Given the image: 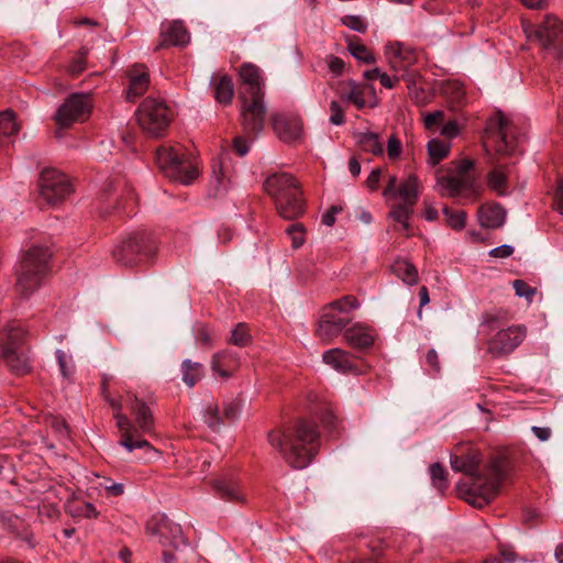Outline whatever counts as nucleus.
Listing matches in <instances>:
<instances>
[{"label": "nucleus", "mask_w": 563, "mask_h": 563, "mask_svg": "<svg viewBox=\"0 0 563 563\" xmlns=\"http://www.w3.org/2000/svg\"><path fill=\"white\" fill-rule=\"evenodd\" d=\"M155 244L151 234L136 232L121 241L113 250L114 260L124 266L136 264L142 255L150 256L154 253Z\"/></svg>", "instance_id": "10"}, {"label": "nucleus", "mask_w": 563, "mask_h": 563, "mask_svg": "<svg viewBox=\"0 0 563 563\" xmlns=\"http://www.w3.org/2000/svg\"><path fill=\"white\" fill-rule=\"evenodd\" d=\"M322 361L340 373H350L356 369L352 355L339 347L325 351L322 354Z\"/></svg>", "instance_id": "26"}, {"label": "nucleus", "mask_w": 563, "mask_h": 563, "mask_svg": "<svg viewBox=\"0 0 563 563\" xmlns=\"http://www.w3.org/2000/svg\"><path fill=\"white\" fill-rule=\"evenodd\" d=\"M402 146L400 140L396 135H390L387 142V155L389 158H398L401 154Z\"/></svg>", "instance_id": "58"}, {"label": "nucleus", "mask_w": 563, "mask_h": 563, "mask_svg": "<svg viewBox=\"0 0 563 563\" xmlns=\"http://www.w3.org/2000/svg\"><path fill=\"white\" fill-rule=\"evenodd\" d=\"M73 191L71 184L63 173L48 168L40 178V196L49 206L64 201Z\"/></svg>", "instance_id": "11"}, {"label": "nucleus", "mask_w": 563, "mask_h": 563, "mask_svg": "<svg viewBox=\"0 0 563 563\" xmlns=\"http://www.w3.org/2000/svg\"><path fill=\"white\" fill-rule=\"evenodd\" d=\"M451 148V143L448 141L432 139L428 142V162L431 165H438L442 159H444Z\"/></svg>", "instance_id": "32"}, {"label": "nucleus", "mask_w": 563, "mask_h": 563, "mask_svg": "<svg viewBox=\"0 0 563 563\" xmlns=\"http://www.w3.org/2000/svg\"><path fill=\"white\" fill-rule=\"evenodd\" d=\"M344 339L349 345L354 349H365L373 345L375 340V331L368 325L356 323L347 328L344 333Z\"/></svg>", "instance_id": "25"}, {"label": "nucleus", "mask_w": 563, "mask_h": 563, "mask_svg": "<svg viewBox=\"0 0 563 563\" xmlns=\"http://www.w3.org/2000/svg\"><path fill=\"white\" fill-rule=\"evenodd\" d=\"M56 358L62 372V375L65 378H69L74 374V364L71 362V358L66 355V353L62 350L56 351Z\"/></svg>", "instance_id": "49"}, {"label": "nucleus", "mask_w": 563, "mask_h": 563, "mask_svg": "<svg viewBox=\"0 0 563 563\" xmlns=\"http://www.w3.org/2000/svg\"><path fill=\"white\" fill-rule=\"evenodd\" d=\"M135 118L145 134L159 137L169 126L173 112L164 100L147 97L137 107Z\"/></svg>", "instance_id": "6"}, {"label": "nucleus", "mask_w": 563, "mask_h": 563, "mask_svg": "<svg viewBox=\"0 0 563 563\" xmlns=\"http://www.w3.org/2000/svg\"><path fill=\"white\" fill-rule=\"evenodd\" d=\"M286 231L291 236V244L294 249H298L303 244L305 238L301 224H291Z\"/></svg>", "instance_id": "55"}, {"label": "nucleus", "mask_w": 563, "mask_h": 563, "mask_svg": "<svg viewBox=\"0 0 563 563\" xmlns=\"http://www.w3.org/2000/svg\"><path fill=\"white\" fill-rule=\"evenodd\" d=\"M252 341L250 330L246 323H238L232 330L229 343L239 347L247 346Z\"/></svg>", "instance_id": "42"}, {"label": "nucleus", "mask_w": 563, "mask_h": 563, "mask_svg": "<svg viewBox=\"0 0 563 563\" xmlns=\"http://www.w3.org/2000/svg\"><path fill=\"white\" fill-rule=\"evenodd\" d=\"M213 488L220 498L231 503H245V495L239 482L234 479H217L213 482Z\"/></svg>", "instance_id": "27"}, {"label": "nucleus", "mask_w": 563, "mask_h": 563, "mask_svg": "<svg viewBox=\"0 0 563 563\" xmlns=\"http://www.w3.org/2000/svg\"><path fill=\"white\" fill-rule=\"evenodd\" d=\"M430 477L433 486L443 494L448 487V472L440 463H433L429 467Z\"/></svg>", "instance_id": "41"}, {"label": "nucleus", "mask_w": 563, "mask_h": 563, "mask_svg": "<svg viewBox=\"0 0 563 563\" xmlns=\"http://www.w3.org/2000/svg\"><path fill=\"white\" fill-rule=\"evenodd\" d=\"M126 99L134 101L143 96L150 88L151 77L147 66L144 64H134L126 69Z\"/></svg>", "instance_id": "19"}, {"label": "nucleus", "mask_w": 563, "mask_h": 563, "mask_svg": "<svg viewBox=\"0 0 563 563\" xmlns=\"http://www.w3.org/2000/svg\"><path fill=\"white\" fill-rule=\"evenodd\" d=\"M527 36L536 41L541 47L550 51L560 58L563 54V23L553 15H547L543 22L534 29L532 25L523 26Z\"/></svg>", "instance_id": "9"}, {"label": "nucleus", "mask_w": 563, "mask_h": 563, "mask_svg": "<svg viewBox=\"0 0 563 563\" xmlns=\"http://www.w3.org/2000/svg\"><path fill=\"white\" fill-rule=\"evenodd\" d=\"M183 382L188 387H194L203 376V365L198 362L185 360L181 363Z\"/></svg>", "instance_id": "34"}, {"label": "nucleus", "mask_w": 563, "mask_h": 563, "mask_svg": "<svg viewBox=\"0 0 563 563\" xmlns=\"http://www.w3.org/2000/svg\"><path fill=\"white\" fill-rule=\"evenodd\" d=\"M445 122V113L442 110H435L423 114V124L429 132H437Z\"/></svg>", "instance_id": "45"}, {"label": "nucleus", "mask_w": 563, "mask_h": 563, "mask_svg": "<svg viewBox=\"0 0 563 563\" xmlns=\"http://www.w3.org/2000/svg\"><path fill=\"white\" fill-rule=\"evenodd\" d=\"M71 515L75 517H82V518H97L99 512L97 511L96 507L91 503H82L77 505L73 510Z\"/></svg>", "instance_id": "52"}, {"label": "nucleus", "mask_w": 563, "mask_h": 563, "mask_svg": "<svg viewBox=\"0 0 563 563\" xmlns=\"http://www.w3.org/2000/svg\"><path fill=\"white\" fill-rule=\"evenodd\" d=\"M512 121L501 111H497L486 124L484 147L494 148L498 154H511L517 140L514 134Z\"/></svg>", "instance_id": "7"}, {"label": "nucleus", "mask_w": 563, "mask_h": 563, "mask_svg": "<svg viewBox=\"0 0 563 563\" xmlns=\"http://www.w3.org/2000/svg\"><path fill=\"white\" fill-rule=\"evenodd\" d=\"M206 422L210 428H219L222 423V418L220 416V409L217 404H209L207 409Z\"/></svg>", "instance_id": "53"}, {"label": "nucleus", "mask_w": 563, "mask_h": 563, "mask_svg": "<svg viewBox=\"0 0 563 563\" xmlns=\"http://www.w3.org/2000/svg\"><path fill=\"white\" fill-rule=\"evenodd\" d=\"M358 143L365 152L374 155H383L384 148L379 141V136L373 132L362 133L358 137Z\"/></svg>", "instance_id": "40"}, {"label": "nucleus", "mask_w": 563, "mask_h": 563, "mask_svg": "<svg viewBox=\"0 0 563 563\" xmlns=\"http://www.w3.org/2000/svg\"><path fill=\"white\" fill-rule=\"evenodd\" d=\"M360 307V302L355 296L347 295L338 300L332 301L325 308L333 313H339L340 316L347 314L349 312L357 309Z\"/></svg>", "instance_id": "37"}, {"label": "nucleus", "mask_w": 563, "mask_h": 563, "mask_svg": "<svg viewBox=\"0 0 563 563\" xmlns=\"http://www.w3.org/2000/svg\"><path fill=\"white\" fill-rule=\"evenodd\" d=\"M463 126L455 120L445 121L440 129V134L446 139H454L460 135Z\"/></svg>", "instance_id": "54"}, {"label": "nucleus", "mask_w": 563, "mask_h": 563, "mask_svg": "<svg viewBox=\"0 0 563 563\" xmlns=\"http://www.w3.org/2000/svg\"><path fill=\"white\" fill-rule=\"evenodd\" d=\"M91 112L90 98L82 93L70 95L57 109L54 120L59 128L84 122Z\"/></svg>", "instance_id": "13"}, {"label": "nucleus", "mask_w": 563, "mask_h": 563, "mask_svg": "<svg viewBox=\"0 0 563 563\" xmlns=\"http://www.w3.org/2000/svg\"><path fill=\"white\" fill-rule=\"evenodd\" d=\"M267 440L290 467L303 470L317 454L319 431L313 423L300 420L269 431Z\"/></svg>", "instance_id": "1"}, {"label": "nucleus", "mask_w": 563, "mask_h": 563, "mask_svg": "<svg viewBox=\"0 0 563 563\" xmlns=\"http://www.w3.org/2000/svg\"><path fill=\"white\" fill-rule=\"evenodd\" d=\"M234 89L232 79L227 76H220L214 82V98L217 102L224 106L230 104L233 98Z\"/></svg>", "instance_id": "33"}, {"label": "nucleus", "mask_w": 563, "mask_h": 563, "mask_svg": "<svg viewBox=\"0 0 563 563\" xmlns=\"http://www.w3.org/2000/svg\"><path fill=\"white\" fill-rule=\"evenodd\" d=\"M242 101L241 117L247 133L258 134L264 128L266 108L264 106V79L261 69L250 63L240 69Z\"/></svg>", "instance_id": "2"}, {"label": "nucleus", "mask_w": 563, "mask_h": 563, "mask_svg": "<svg viewBox=\"0 0 563 563\" xmlns=\"http://www.w3.org/2000/svg\"><path fill=\"white\" fill-rule=\"evenodd\" d=\"M395 196H398L402 203L415 206L419 198V180L416 175H409L399 186Z\"/></svg>", "instance_id": "31"}, {"label": "nucleus", "mask_w": 563, "mask_h": 563, "mask_svg": "<svg viewBox=\"0 0 563 563\" xmlns=\"http://www.w3.org/2000/svg\"><path fill=\"white\" fill-rule=\"evenodd\" d=\"M101 486L106 490L107 496H121L124 493L123 484L111 483L110 479H106L104 483L101 484Z\"/></svg>", "instance_id": "60"}, {"label": "nucleus", "mask_w": 563, "mask_h": 563, "mask_svg": "<svg viewBox=\"0 0 563 563\" xmlns=\"http://www.w3.org/2000/svg\"><path fill=\"white\" fill-rule=\"evenodd\" d=\"M51 252L47 247L32 245L23 254L16 271L15 290L22 297H29L41 286L48 272Z\"/></svg>", "instance_id": "4"}, {"label": "nucleus", "mask_w": 563, "mask_h": 563, "mask_svg": "<svg viewBox=\"0 0 563 563\" xmlns=\"http://www.w3.org/2000/svg\"><path fill=\"white\" fill-rule=\"evenodd\" d=\"M329 70L335 76H341L344 70V62L334 55H329L325 58Z\"/></svg>", "instance_id": "59"}, {"label": "nucleus", "mask_w": 563, "mask_h": 563, "mask_svg": "<svg viewBox=\"0 0 563 563\" xmlns=\"http://www.w3.org/2000/svg\"><path fill=\"white\" fill-rule=\"evenodd\" d=\"M38 515L42 518L54 520L59 516V509L56 503L52 501L49 496H46L38 505Z\"/></svg>", "instance_id": "47"}, {"label": "nucleus", "mask_w": 563, "mask_h": 563, "mask_svg": "<svg viewBox=\"0 0 563 563\" xmlns=\"http://www.w3.org/2000/svg\"><path fill=\"white\" fill-rule=\"evenodd\" d=\"M347 51L353 57L365 64H373L376 60L374 54L367 46L352 37L347 38Z\"/></svg>", "instance_id": "38"}, {"label": "nucleus", "mask_w": 563, "mask_h": 563, "mask_svg": "<svg viewBox=\"0 0 563 563\" xmlns=\"http://www.w3.org/2000/svg\"><path fill=\"white\" fill-rule=\"evenodd\" d=\"M350 90L341 95L343 101L353 103L357 109H363L366 106L375 108L378 104L375 88L373 85L358 84L354 80L347 82Z\"/></svg>", "instance_id": "21"}, {"label": "nucleus", "mask_w": 563, "mask_h": 563, "mask_svg": "<svg viewBox=\"0 0 563 563\" xmlns=\"http://www.w3.org/2000/svg\"><path fill=\"white\" fill-rule=\"evenodd\" d=\"M145 531L163 547L178 549L186 544L181 527L170 521L165 515L153 516L147 521Z\"/></svg>", "instance_id": "12"}, {"label": "nucleus", "mask_w": 563, "mask_h": 563, "mask_svg": "<svg viewBox=\"0 0 563 563\" xmlns=\"http://www.w3.org/2000/svg\"><path fill=\"white\" fill-rule=\"evenodd\" d=\"M156 163L166 177L184 185L191 184L200 175L198 165L180 146L161 145L156 151Z\"/></svg>", "instance_id": "5"}, {"label": "nucleus", "mask_w": 563, "mask_h": 563, "mask_svg": "<svg viewBox=\"0 0 563 563\" xmlns=\"http://www.w3.org/2000/svg\"><path fill=\"white\" fill-rule=\"evenodd\" d=\"M330 122L334 125H342L344 123V110L341 108L340 103L333 100L330 103Z\"/></svg>", "instance_id": "57"}, {"label": "nucleus", "mask_w": 563, "mask_h": 563, "mask_svg": "<svg viewBox=\"0 0 563 563\" xmlns=\"http://www.w3.org/2000/svg\"><path fill=\"white\" fill-rule=\"evenodd\" d=\"M438 186L442 195L454 197L466 187V179L456 176H442L438 178Z\"/></svg>", "instance_id": "36"}, {"label": "nucleus", "mask_w": 563, "mask_h": 563, "mask_svg": "<svg viewBox=\"0 0 563 563\" xmlns=\"http://www.w3.org/2000/svg\"><path fill=\"white\" fill-rule=\"evenodd\" d=\"M240 357L235 352L223 350L211 357V369L223 379L231 378L240 368Z\"/></svg>", "instance_id": "22"}, {"label": "nucleus", "mask_w": 563, "mask_h": 563, "mask_svg": "<svg viewBox=\"0 0 563 563\" xmlns=\"http://www.w3.org/2000/svg\"><path fill=\"white\" fill-rule=\"evenodd\" d=\"M349 323L347 316H340L324 308L316 329V336L322 343L329 344L343 332Z\"/></svg>", "instance_id": "16"}, {"label": "nucleus", "mask_w": 563, "mask_h": 563, "mask_svg": "<svg viewBox=\"0 0 563 563\" xmlns=\"http://www.w3.org/2000/svg\"><path fill=\"white\" fill-rule=\"evenodd\" d=\"M233 148L236 154L244 156L249 152V142L243 136H236L233 140Z\"/></svg>", "instance_id": "63"}, {"label": "nucleus", "mask_w": 563, "mask_h": 563, "mask_svg": "<svg viewBox=\"0 0 563 563\" xmlns=\"http://www.w3.org/2000/svg\"><path fill=\"white\" fill-rule=\"evenodd\" d=\"M104 399L110 404L111 408L115 410L113 417L115 419L117 428L120 432L119 444L126 449L129 452L143 448L152 449L148 441L137 435V429L132 423V421L124 413H122V404L119 400L111 398L110 396H106Z\"/></svg>", "instance_id": "14"}, {"label": "nucleus", "mask_w": 563, "mask_h": 563, "mask_svg": "<svg viewBox=\"0 0 563 563\" xmlns=\"http://www.w3.org/2000/svg\"><path fill=\"white\" fill-rule=\"evenodd\" d=\"M265 192L273 198L278 214L286 220H294L305 212L302 191L291 174L275 173L264 183Z\"/></svg>", "instance_id": "3"}, {"label": "nucleus", "mask_w": 563, "mask_h": 563, "mask_svg": "<svg viewBox=\"0 0 563 563\" xmlns=\"http://www.w3.org/2000/svg\"><path fill=\"white\" fill-rule=\"evenodd\" d=\"M512 286H514V289H515V292L518 297H523L526 298L529 302L532 301L534 295H536V289L532 288L531 286H529L526 282L521 280V279H517L512 283Z\"/></svg>", "instance_id": "51"}, {"label": "nucleus", "mask_w": 563, "mask_h": 563, "mask_svg": "<svg viewBox=\"0 0 563 563\" xmlns=\"http://www.w3.org/2000/svg\"><path fill=\"white\" fill-rule=\"evenodd\" d=\"M391 269L398 278L409 286H415L419 283L418 269L405 258L396 260L391 265Z\"/></svg>", "instance_id": "30"}, {"label": "nucleus", "mask_w": 563, "mask_h": 563, "mask_svg": "<svg viewBox=\"0 0 563 563\" xmlns=\"http://www.w3.org/2000/svg\"><path fill=\"white\" fill-rule=\"evenodd\" d=\"M514 253V247L509 244H503L489 251V255L496 258H507Z\"/></svg>", "instance_id": "61"}, {"label": "nucleus", "mask_w": 563, "mask_h": 563, "mask_svg": "<svg viewBox=\"0 0 563 563\" xmlns=\"http://www.w3.org/2000/svg\"><path fill=\"white\" fill-rule=\"evenodd\" d=\"M20 131V125L15 121L14 112L5 110L0 113V135L11 136Z\"/></svg>", "instance_id": "43"}, {"label": "nucleus", "mask_w": 563, "mask_h": 563, "mask_svg": "<svg viewBox=\"0 0 563 563\" xmlns=\"http://www.w3.org/2000/svg\"><path fill=\"white\" fill-rule=\"evenodd\" d=\"M385 57L395 71H407L418 59L417 52L401 42L388 43L385 46Z\"/></svg>", "instance_id": "17"}, {"label": "nucleus", "mask_w": 563, "mask_h": 563, "mask_svg": "<svg viewBox=\"0 0 563 563\" xmlns=\"http://www.w3.org/2000/svg\"><path fill=\"white\" fill-rule=\"evenodd\" d=\"M488 186L497 195L504 196L507 192L508 175L505 167L497 166L489 172L487 177Z\"/></svg>", "instance_id": "35"}, {"label": "nucleus", "mask_w": 563, "mask_h": 563, "mask_svg": "<svg viewBox=\"0 0 563 563\" xmlns=\"http://www.w3.org/2000/svg\"><path fill=\"white\" fill-rule=\"evenodd\" d=\"M88 55V49L82 47L79 54L74 57L71 63L69 64L68 70L71 75H79L86 69V57Z\"/></svg>", "instance_id": "50"}, {"label": "nucleus", "mask_w": 563, "mask_h": 563, "mask_svg": "<svg viewBox=\"0 0 563 563\" xmlns=\"http://www.w3.org/2000/svg\"><path fill=\"white\" fill-rule=\"evenodd\" d=\"M508 461L504 456L495 457L490 463V479L472 483L467 489V501L476 508H482L497 495L500 482L506 477Z\"/></svg>", "instance_id": "8"}, {"label": "nucleus", "mask_w": 563, "mask_h": 563, "mask_svg": "<svg viewBox=\"0 0 563 563\" xmlns=\"http://www.w3.org/2000/svg\"><path fill=\"white\" fill-rule=\"evenodd\" d=\"M482 455L477 450L470 449L466 453H453L450 455V465L454 472L463 473L472 478V483H479L478 468Z\"/></svg>", "instance_id": "20"}, {"label": "nucleus", "mask_w": 563, "mask_h": 563, "mask_svg": "<svg viewBox=\"0 0 563 563\" xmlns=\"http://www.w3.org/2000/svg\"><path fill=\"white\" fill-rule=\"evenodd\" d=\"M272 121L275 133L283 142L292 143L301 137L302 121L298 115L275 113Z\"/></svg>", "instance_id": "18"}, {"label": "nucleus", "mask_w": 563, "mask_h": 563, "mask_svg": "<svg viewBox=\"0 0 563 563\" xmlns=\"http://www.w3.org/2000/svg\"><path fill=\"white\" fill-rule=\"evenodd\" d=\"M443 214L445 216L448 225L453 230H462L466 224V212L463 210L453 211L452 209L444 207Z\"/></svg>", "instance_id": "44"}, {"label": "nucleus", "mask_w": 563, "mask_h": 563, "mask_svg": "<svg viewBox=\"0 0 563 563\" xmlns=\"http://www.w3.org/2000/svg\"><path fill=\"white\" fill-rule=\"evenodd\" d=\"M1 356L5 360L8 366L18 375H23L30 371V365L22 352L15 351L11 345L4 343L0 338Z\"/></svg>", "instance_id": "29"}, {"label": "nucleus", "mask_w": 563, "mask_h": 563, "mask_svg": "<svg viewBox=\"0 0 563 563\" xmlns=\"http://www.w3.org/2000/svg\"><path fill=\"white\" fill-rule=\"evenodd\" d=\"M527 328L522 324L499 330L487 343V352L499 357L514 352L526 339Z\"/></svg>", "instance_id": "15"}, {"label": "nucleus", "mask_w": 563, "mask_h": 563, "mask_svg": "<svg viewBox=\"0 0 563 563\" xmlns=\"http://www.w3.org/2000/svg\"><path fill=\"white\" fill-rule=\"evenodd\" d=\"M554 209L563 216V178L560 179L554 197Z\"/></svg>", "instance_id": "64"}, {"label": "nucleus", "mask_w": 563, "mask_h": 563, "mask_svg": "<svg viewBox=\"0 0 563 563\" xmlns=\"http://www.w3.org/2000/svg\"><path fill=\"white\" fill-rule=\"evenodd\" d=\"M190 41V35L183 22L172 21L163 24L161 31V42L158 48L168 46H186Z\"/></svg>", "instance_id": "23"}, {"label": "nucleus", "mask_w": 563, "mask_h": 563, "mask_svg": "<svg viewBox=\"0 0 563 563\" xmlns=\"http://www.w3.org/2000/svg\"><path fill=\"white\" fill-rule=\"evenodd\" d=\"M412 207L406 203H399L393 207L389 216L397 221L404 230H407L409 224L408 220L412 212Z\"/></svg>", "instance_id": "46"}, {"label": "nucleus", "mask_w": 563, "mask_h": 563, "mask_svg": "<svg viewBox=\"0 0 563 563\" xmlns=\"http://www.w3.org/2000/svg\"><path fill=\"white\" fill-rule=\"evenodd\" d=\"M449 89H452L453 96L450 98V102L453 107H460L463 103L465 91L457 84H449L445 88V93H449Z\"/></svg>", "instance_id": "56"}, {"label": "nucleus", "mask_w": 563, "mask_h": 563, "mask_svg": "<svg viewBox=\"0 0 563 563\" xmlns=\"http://www.w3.org/2000/svg\"><path fill=\"white\" fill-rule=\"evenodd\" d=\"M478 221L483 228H500L506 220V211L499 205H485L478 209Z\"/></svg>", "instance_id": "28"}, {"label": "nucleus", "mask_w": 563, "mask_h": 563, "mask_svg": "<svg viewBox=\"0 0 563 563\" xmlns=\"http://www.w3.org/2000/svg\"><path fill=\"white\" fill-rule=\"evenodd\" d=\"M380 175H382L380 168H375L367 176L365 184L369 190H376L378 188Z\"/></svg>", "instance_id": "62"}, {"label": "nucleus", "mask_w": 563, "mask_h": 563, "mask_svg": "<svg viewBox=\"0 0 563 563\" xmlns=\"http://www.w3.org/2000/svg\"><path fill=\"white\" fill-rule=\"evenodd\" d=\"M340 21L343 25L360 33H365L367 30V23L360 15H344Z\"/></svg>", "instance_id": "48"}, {"label": "nucleus", "mask_w": 563, "mask_h": 563, "mask_svg": "<svg viewBox=\"0 0 563 563\" xmlns=\"http://www.w3.org/2000/svg\"><path fill=\"white\" fill-rule=\"evenodd\" d=\"M212 175L216 180V184L219 187H225L231 183L232 173L229 168L228 158L221 157L218 162H216L212 166Z\"/></svg>", "instance_id": "39"}, {"label": "nucleus", "mask_w": 563, "mask_h": 563, "mask_svg": "<svg viewBox=\"0 0 563 563\" xmlns=\"http://www.w3.org/2000/svg\"><path fill=\"white\" fill-rule=\"evenodd\" d=\"M130 409L134 416L135 428L137 429V435L140 438L141 433L150 434L154 431V416L150 408V406L139 399L137 397H133L130 399Z\"/></svg>", "instance_id": "24"}]
</instances>
